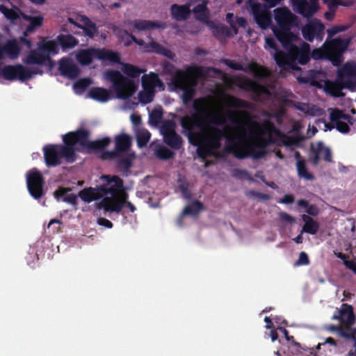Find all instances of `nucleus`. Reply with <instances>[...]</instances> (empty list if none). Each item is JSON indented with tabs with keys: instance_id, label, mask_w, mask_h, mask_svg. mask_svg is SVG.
I'll use <instances>...</instances> for the list:
<instances>
[{
	"instance_id": "cd10ccee",
	"label": "nucleus",
	"mask_w": 356,
	"mask_h": 356,
	"mask_svg": "<svg viewBox=\"0 0 356 356\" xmlns=\"http://www.w3.org/2000/svg\"><path fill=\"white\" fill-rule=\"evenodd\" d=\"M104 195H105L103 194L102 191L100 190V187L98 189L93 188H84L79 193L80 198L87 203L101 199Z\"/></svg>"
},
{
	"instance_id": "a211bd4d",
	"label": "nucleus",
	"mask_w": 356,
	"mask_h": 356,
	"mask_svg": "<svg viewBox=\"0 0 356 356\" xmlns=\"http://www.w3.org/2000/svg\"><path fill=\"white\" fill-rule=\"evenodd\" d=\"M106 178L108 179V185L100 186V190L102 191L103 194L106 195H120L123 191V180L115 175L111 177L107 176Z\"/></svg>"
},
{
	"instance_id": "b1692460",
	"label": "nucleus",
	"mask_w": 356,
	"mask_h": 356,
	"mask_svg": "<svg viewBox=\"0 0 356 356\" xmlns=\"http://www.w3.org/2000/svg\"><path fill=\"white\" fill-rule=\"evenodd\" d=\"M134 28L139 31L153 30L156 29H164L166 24L160 21H150L146 19H135L131 23Z\"/></svg>"
},
{
	"instance_id": "5fc2aeb1",
	"label": "nucleus",
	"mask_w": 356,
	"mask_h": 356,
	"mask_svg": "<svg viewBox=\"0 0 356 356\" xmlns=\"http://www.w3.org/2000/svg\"><path fill=\"white\" fill-rule=\"evenodd\" d=\"M318 147L323 159L326 162H332V152L329 147H325L322 142L318 143Z\"/></svg>"
},
{
	"instance_id": "20e7f679",
	"label": "nucleus",
	"mask_w": 356,
	"mask_h": 356,
	"mask_svg": "<svg viewBox=\"0 0 356 356\" xmlns=\"http://www.w3.org/2000/svg\"><path fill=\"white\" fill-rule=\"evenodd\" d=\"M203 76V69L200 66L188 67L186 70H177L170 79V86L174 90L182 91L181 99L186 105L192 102L195 94L197 80Z\"/></svg>"
},
{
	"instance_id": "4c0bfd02",
	"label": "nucleus",
	"mask_w": 356,
	"mask_h": 356,
	"mask_svg": "<svg viewBox=\"0 0 356 356\" xmlns=\"http://www.w3.org/2000/svg\"><path fill=\"white\" fill-rule=\"evenodd\" d=\"M23 18L30 22L25 30L26 32L29 33H32L36 28L41 26L44 19L42 16L33 17L27 15H23Z\"/></svg>"
},
{
	"instance_id": "6e6d98bb",
	"label": "nucleus",
	"mask_w": 356,
	"mask_h": 356,
	"mask_svg": "<svg viewBox=\"0 0 356 356\" xmlns=\"http://www.w3.org/2000/svg\"><path fill=\"white\" fill-rule=\"evenodd\" d=\"M311 57H312L315 60H321V59H327V54L326 48L324 47V44L321 48L314 49L311 52Z\"/></svg>"
},
{
	"instance_id": "0eeeda50",
	"label": "nucleus",
	"mask_w": 356,
	"mask_h": 356,
	"mask_svg": "<svg viewBox=\"0 0 356 356\" xmlns=\"http://www.w3.org/2000/svg\"><path fill=\"white\" fill-rule=\"evenodd\" d=\"M105 78L112 83V89L119 99H127L136 91L137 86L134 81L124 76L118 70H108L104 73Z\"/></svg>"
},
{
	"instance_id": "423d86ee",
	"label": "nucleus",
	"mask_w": 356,
	"mask_h": 356,
	"mask_svg": "<svg viewBox=\"0 0 356 356\" xmlns=\"http://www.w3.org/2000/svg\"><path fill=\"white\" fill-rule=\"evenodd\" d=\"M275 19L277 24V28L273 29V32L280 42L290 38H297L291 32V29L298 26L299 19L287 8H279L274 10Z\"/></svg>"
},
{
	"instance_id": "9b49d317",
	"label": "nucleus",
	"mask_w": 356,
	"mask_h": 356,
	"mask_svg": "<svg viewBox=\"0 0 356 356\" xmlns=\"http://www.w3.org/2000/svg\"><path fill=\"white\" fill-rule=\"evenodd\" d=\"M174 121L166 120L163 122L160 131L164 143L174 150H179L183 145L182 138L176 132Z\"/></svg>"
},
{
	"instance_id": "bb28decb",
	"label": "nucleus",
	"mask_w": 356,
	"mask_h": 356,
	"mask_svg": "<svg viewBox=\"0 0 356 356\" xmlns=\"http://www.w3.org/2000/svg\"><path fill=\"white\" fill-rule=\"evenodd\" d=\"M97 59L102 61H109L113 63H120L121 58L118 52L102 48L97 49Z\"/></svg>"
},
{
	"instance_id": "4468645a",
	"label": "nucleus",
	"mask_w": 356,
	"mask_h": 356,
	"mask_svg": "<svg viewBox=\"0 0 356 356\" xmlns=\"http://www.w3.org/2000/svg\"><path fill=\"white\" fill-rule=\"evenodd\" d=\"M332 122L335 124L336 129L342 134H347L350 129L349 125H353L355 122V119L348 114L344 113L342 111L334 108L330 115Z\"/></svg>"
},
{
	"instance_id": "69168bd1",
	"label": "nucleus",
	"mask_w": 356,
	"mask_h": 356,
	"mask_svg": "<svg viewBox=\"0 0 356 356\" xmlns=\"http://www.w3.org/2000/svg\"><path fill=\"white\" fill-rule=\"evenodd\" d=\"M162 112L159 110H154L149 115V120L152 124H158L162 118Z\"/></svg>"
},
{
	"instance_id": "13d9d810",
	"label": "nucleus",
	"mask_w": 356,
	"mask_h": 356,
	"mask_svg": "<svg viewBox=\"0 0 356 356\" xmlns=\"http://www.w3.org/2000/svg\"><path fill=\"white\" fill-rule=\"evenodd\" d=\"M348 29V26L346 25H335L327 30V38L332 39L335 35L339 33L346 31Z\"/></svg>"
},
{
	"instance_id": "338daca9",
	"label": "nucleus",
	"mask_w": 356,
	"mask_h": 356,
	"mask_svg": "<svg viewBox=\"0 0 356 356\" xmlns=\"http://www.w3.org/2000/svg\"><path fill=\"white\" fill-rule=\"evenodd\" d=\"M179 190L182 193L183 197L185 199H191V193L188 190V186L186 183H181L179 185Z\"/></svg>"
},
{
	"instance_id": "ddd939ff",
	"label": "nucleus",
	"mask_w": 356,
	"mask_h": 356,
	"mask_svg": "<svg viewBox=\"0 0 356 356\" xmlns=\"http://www.w3.org/2000/svg\"><path fill=\"white\" fill-rule=\"evenodd\" d=\"M325 25L318 19L309 20L301 29L303 38L310 42L314 40L321 42L325 35Z\"/></svg>"
},
{
	"instance_id": "f03ea898",
	"label": "nucleus",
	"mask_w": 356,
	"mask_h": 356,
	"mask_svg": "<svg viewBox=\"0 0 356 356\" xmlns=\"http://www.w3.org/2000/svg\"><path fill=\"white\" fill-rule=\"evenodd\" d=\"M90 131L79 129L66 134L63 137L64 145L48 144L44 146V159L48 167H56L63 163H72L76 159V152L104 149L111 143L108 137L90 141Z\"/></svg>"
},
{
	"instance_id": "1a4fd4ad",
	"label": "nucleus",
	"mask_w": 356,
	"mask_h": 356,
	"mask_svg": "<svg viewBox=\"0 0 356 356\" xmlns=\"http://www.w3.org/2000/svg\"><path fill=\"white\" fill-rule=\"evenodd\" d=\"M247 7L260 28L266 29L269 27L272 23L270 8L254 0H248Z\"/></svg>"
},
{
	"instance_id": "aec40b11",
	"label": "nucleus",
	"mask_w": 356,
	"mask_h": 356,
	"mask_svg": "<svg viewBox=\"0 0 356 356\" xmlns=\"http://www.w3.org/2000/svg\"><path fill=\"white\" fill-rule=\"evenodd\" d=\"M332 319L339 320L343 325L351 326L355 323V316L353 308L348 304H342L338 314H334Z\"/></svg>"
},
{
	"instance_id": "0e129e2a",
	"label": "nucleus",
	"mask_w": 356,
	"mask_h": 356,
	"mask_svg": "<svg viewBox=\"0 0 356 356\" xmlns=\"http://www.w3.org/2000/svg\"><path fill=\"white\" fill-rule=\"evenodd\" d=\"M232 176L240 179H252L250 175L245 170L234 169L232 172Z\"/></svg>"
},
{
	"instance_id": "680f3d73",
	"label": "nucleus",
	"mask_w": 356,
	"mask_h": 356,
	"mask_svg": "<svg viewBox=\"0 0 356 356\" xmlns=\"http://www.w3.org/2000/svg\"><path fill=\"white\" fill-rule=\"evenodd\" d=\"M266 49H273L275 51L274 53V59L275 60V54L279 51H282L280 50L277 47L276 41L273 38H266Z\"/></svg>"
},
{
	"instance_id": "e2e57ef3",
	"label": "nucleus",
	"mask_w": 356,
	"mask_h": 356,
	"mask_svg": "<svg viewBox=\"0 0 356 356\" xmlns=\"http://www.w3.org/2000/svg\"><path fill=\"white\" fill-rule=\"evenodd\" d=\"M310 263L309 257L305 252H301L298 260L295 262V266H307Z\"/></svg>"
},
{
	"instance_id": "8fccbe9b",
	"label": "nucleus",
	"mask_w": 356,
	"mask_h": 356,
	"mask_svg": "<svg viewBox=\"0 0 356 356\" xmlns=\"http://www.w3.org/2000/svg\"><path fill=\"white\" fill-rule=\"evenodd\" d=\"M83 32L86 35L93 38L97 32V28L96 26V24L93 22H92L89 19H86V21L84 22V25L82 27Z\"/></svg>"
},
{
	"instance_id": "a19ab883",
	"label": "nucleus",
	"mask_w": 356,
	"mask_h": 356,
	"mask_svg": "<svg viewBox=\"0 0 356 356\" xmlns=\"http://www.w3.org/2000/svg\"><path fill=\"white\" fill-rule=\"evenodd\" d=\"M38 44L40 47V50H42L49 56L51 54H56L58 52V44L55 41L40 42Z\"/></svg>"
},
{
	"instance_id": "a878e982",
	"label": "nucleus",
	"mask_w": 356,
	"mask_h": 356,
	"mask_svg": "<svg viewBox=\"0 0 356 356\" xmlns=\"http://www.w3.org/2000/svg\"><path fill=\"white\" fill-rule=\"evenodd\" d=\"M21 48L15 39L8 40L1 46V59L3 54H7L11 59L17 58L20 54Z\"/></svg>"
},
{
	"instance_id": "ea45409f",
	"label": "nucleus",
	"mask_w": 356,
	"mask_h": 356,
	"mask_svg": "<svg viewBox=\"0 0 356 356\" xmlns=\"http://www.w3.org/2000/svg\"><path fill=\"white\" fill-rule=\"evenodd\" d=\"M296 169L299 177L303 178L306 180L314 179L315 177L313 174L307 170L306 161H298L296 162Z\"/></svg>"
},
{
	"instance_id": "473e14b6",
	"label": "nucleus",
	"mask_w": 356,
	"mask_h": 356,
	"mask_svg": "<svg viewBox=\"0 0 356 356\" xmlns=\"http://www.w3.org/2000/svg\"><path fill=\"white\" fill-rule=\"evenodd\" d=\"M207 2H204L200 4L195 6L192 13L195 14V17L197 20L200 21L203 23H209V10L207 8Z\"/></svg>"
},
{
	"instance_id": "39448f33",
	"label": "nucleus",
	"mask_w": 356,
	"mask_h": 356,
	"mask_svg": "<svg viewBox=\"0 0 356 356\" xmlns=\"http://www.w3.org/2000/svg\"><path fill=\"white\" fill-rule=\"evenodd\" d=\"M194 113L191 115H184L180 120L181 127L188 131V138H199V133L195 132L196 129L202 131L205 127L210 111L208 108L207 101L204 97L195 99L193 103Z\"/></svg>"
},
{
	"instance_id": "de8ad7c7",
	"label": "nucleus",
	"mask_w": 356,
	"mask_h": 356,
	"mask_svg": "<svg viewBox=\"0 0 356 356\" xmlns=\"http://www.w3.org/2000/svg\"><path fill=\"white\" fill-rule=\"evenodd\" d=\"M0 12L3 14L6 18L9 19L12 23H14L19 18V15L15 10L8 8L3 5H0Z\"/></svg>"
},
{
	"instance_id": "f257e3e1",
	"label": "nucleus",
	"mask_w": 356,
	"mask_h": 356,
	"mask_svg": "<svg viewBox=\"0 0 356 356\" xmlns=\"http://www.w3.org/2000/svg\"><path fill=\"white\" fill-rule=\"evenodd\" d=\"M228 121L234 125L236 133L233 137L227 136L225 133L230 127L227 125L220 129L218 127H209L208 132L204 134L203 138H190L193 145H197V154L198 156L205 160L207 156H213L221 159L223 154L218 152L222 144L221 140L226 138L227 144L223 148V153L231 154L238 159H244L252 157L259 159L266 154L264 147L257 143L247 142L246 131L250 129L251 124L250 116L248 112L245 111H228L227 112Z\"/></svg>"
},
{
	"instance_id": "6ab92c4d",
	"label": "nucleus",
	"mask_w": 356,
	"mask_h": 356,
	"mask_svg": "<svg viewBox=\"0 0 356 356\" xmlns=\"http://www.w3.org/2000/svg\"><path fill=\"white\" fill-rule=\"evenodd\" d=\"M293 3L298 13L308 18L313 16L319 8L316 0H293Z\"/></svg>"
},
{
	"instance_id": "4be33fe9",
	"label": "nucleus",
	"mask_w": 356,
	"mask_h": 356,
	"mask_svg": "<svg viewBox=\"0 0 356 356\" xmlns=\"http://www.w3.org/2000/svg\"><path fill=\"white\" fill-rule=\"evenodd\" d=\"M51 61L50 56H47L40 50V47L38 44V49L31 50L24 60V63L27 65H44L47 62Z\"/></svg>"
},
{
	"instance_id": "603ef678",
	"label": "nucleus",
	"mask_w": 356,
	"mask_h": 356,
	"mask_svg": "<svg viewBox=\"0 0 356 356\" xmlns=\"http://www.w3.org/2000/svg\"><path fill=\"white\" fill-rule=\"evenodd\" d=\"M175 152L165 147H161L156 149V156L162 160H168L172 159L175 156Z\"/></svg>"
},
{
	"instance_id": "3c124183",
	"label": "nucleus",
	"mask_w": 356,
	"mask_h": 356,
	"mask_svg": "<svg viewBox=\"0 0 356 356\" xmlns=\"http://www.w3.org/2000/svg\"><path fill=\"white\" fill-rule=\"evenodd\" d=\"M151 137L150 133L147 130L139 131L136 135L137 145L139 147H143L147 145Z\"/></svg>"
},
{
	"instance_id": "bf43d9fd",
	"label": "nucleus",
	"mask_w": 356,
	"mask_h": 356,
	"mask_svg": "<svg viewBox=\"0 0 356 356\" xmlns=\"http://www.w3.org/2000/svg\"><path fill=\"white\" fill-rule=\"evenodd\" d=\"M209 116H210V123L217 126H223L228 120L227 117L225 118L222 114H213Z\"/></svg>"
},
{
	"instance_id": "5701e85b",
	"label": "nucleus",
	"mask_w": 356,
	"mask_h": 356,
	"mask_svg": "<svg viewBox=\"0 0 356 356\" xmlns=\"http://www.w3.org/2000/svg\"><path fill=\"white\" fill-rule=\"evenodd\" d=\"M58 69L62 75L72 79L76 78L80 73L79 67L70 59L65 58L59 61Z\"/></svg>"
},
{
	"instance_id": "7ed1b4c3",
	"label": "nucleus",
	"mask_w": 356,
	"mask_h": 356,
	"mask_svg": "<svg viewBox=\"0 0 356 356\" xmlns=\"http://www.w3.org/2000/svg\"><path fill=\"white\" fill-rule=\"evenodd\" d=\"M296 38H290L283 42H280L283 48L286 51H279L275 54L276 64L283 70H300V67L296 64L306 65L311 58L310 46L307 42H302L300 47L293 44Z\"/></svg>"
},
{
	"instance_id": "f3484780",
	"label": "nucleus",
	"mask_w": 356,
	"mask_h": 356,
	"mask_svg": "<svg viewBox=\"0 0 356 356\" xmlns=\"http://www.w3.org/2000/svg\"><path fill=\"white\" fill-rule=\"evenodd\" d=\"M354 84L352 80L342 81L338 76L335 81H327L325 83V90L333 97H339L343 96L342 90L343 88H351Z\"/></svg>"
},
{
	"instance_id": "864d4df0",
	"label": "nucleus",
	"mask_w": 356,
	"mask_h": 356,
	"mask_svg": "<svg viewBox=\"0 0 356 356\" xmlns=\"http://www.w3.org/2000/svg\"><path fill=\"white\" fill-rule=\"evenodd\" d=\"M116 36L120 40L124 42L125 47H129L133 42L130 39H132L134 35L130 34L126 30H119L118 33H116Z\"/></svg>"
},
{
	"instance_id": "9d476101",
	"label": "nucleus",
	"mask_w": 356,
	"mask_h": 356,
	"mask_svg": "<svg viewBox=\"0 0 356 356\" xmlns=\"http://www.w3.org/2000/svg\"><path fill=\"white\" fill-rule=\"evenodd\" d=\"M42 74L39 70H31L21 64L5 65L1 72V76L7 81L19 80L24 82L32 78L33 74Z\"/></svg>"
},
{
	"instance_id": "2f4dec72",
	"label": "nucleus",
	"mask_w": 356,
	"mask_h": 356,
	"mask_svg": "<svg viewBox=\"0 0 356 356\" xmlns=\"http://www.w3.org/2000/svg\"><path fill=\"white\" fill-rule=\"evenodd\" d=\"M115 149L119 154L129 149L131 145V138L129 135L122 134L115 136Z\"/></svg>"
},
{
	"instance_id": "c03bdc74",
	"label": "nucleus",
	"mask_w": 356,
	"mask_h": 356,
	"mask_svg": "<svg viewBox=\"0 0 356 356\" xmlns=\"http://www.w3.org/2000/svg\"><path fill=\"white\" fill-rule=\"evenodd\" d=\"M227 104L228 106L235 108H248L249 104L245 100L235 97L234 96H228L227 98Z\"/></svg>"
},
{
	"instance_id": "f8f14e48",
	"label": "nucleus",
	"mask_w": 356,
	"mask_h": 356,
	"mask_svg": "<svg viewBox=\"0 0 356 356\" xmlns=\"http://www.w3.org/2000/svg\"><path fill=\"white\" fill-rule=\"evenodd\" d=\"M44 184V178L37 169L33 168L26 173L27 189L34 199L38 200L43 196Z\"/></svg>"
},
{
	"instance_id": "052dcab7",
	"label": "nucleus",
	"mask_w": 356,
	"mask_h": 356,
	"mask_svg": "<svg viewBox=\"0 0 356 356\" xmlns=\"http://www.w3.org/2000/svg\"><path fill=\"white\" fill-rule=\"evenodd\" d=\"M91 83V81L88 78L81 79L77 81L74 84V88L76 90H80L81 91H84Z\"/></svg>"
},
{
	"instance_id": "393cba45",
	"label": "nucleus",
	"mask_w": 356,
	"mask_h": 356,
	"mask_svg": "<svg viewBox=\"0 0 356 356\" xmlns=\"http://www.w3.org/2000/svg\"><path fill=\"white\" fill-rule=\"evenodd\" d=\"M131 40L139 46H144L146 51L154 52L169 57L168 54H170V51L156 42L152 41L146 44L143 40L137 39L135 36Z\"/></svg>"
},
{
	"instance_id": "774afa93",
	"label": "nucleus",
	"mask_w": 356,
	"mask_h": 356,
	"mask_svg": "<svg viewBox=\"0 0 356 356\" xmlns=\"http://www.w3.org/2000/svg\"><path fill=\"white\" fill-rule=\"evenodd\" d=\"M312 152L314 153V155L311 156L312 162L314 165H316L319 163L321 156L318 146L316 147V148L312 147Z\"/></svg>"
},
{
	"instance_id": "c85d7f7f",
	"label": "nucleus",
	"mask_w": 356,
	"mask_h": 356,
	"mask_svg": "<svg viewBox=\"0 0 356 356\" xmlns=\"http://www.w3.org/2000/svg\"><path fill=\"white\" fill-rule=\"evenodd\" d=\"M94 58H97V48L80 50L76 54V60L81 65H89Z\"/></svg>"
},
{
	"instance_id": "c756f323",
	"label": "nucleus",
	"mask_w": 356,
	"mask_h": 356,
	"mask_svg": "<svg viewBox=\"0 0 356 356\" xmlns=\"http://www.w3.org/2000/svg\"><path fill=\"white\" fill-rule=\"evenodd\" d=\"M320 75L321 72L319 71L310 70L305 75L298 76V81L300 83H309L314 86H321Z\"/></svg>"
},
{
	"instance_id": "a18cd8bd",
	"label": "nucleus",
	"mask_w": 356,
	"mask_h": 356,
	"mask_svg": "<svg viewBox=\"0 0 356 356\" xmlns=\"http://www.w3.org/2000/svg\"><path fill=\"white\" fill-rule=\"evenodd\" d=\"M131 165V158L129 156L121 158L117 162V168L118 170L126 175L129 173Z\"/></svg>"
},
{
	"instance_id": "37998d69",
	"label": "nucleus",
	"mask_w": 356,
	"mask_h": 356,
	"mask_svg": "<svg viewBox=\"0 0 356 356\" xmlns=\"http://www.w3.org/2000/svg\"><path fill=\"white\" fill-rule=\"evenodd\" d=\"M122 70L131 78H138L143 72L139 67L129 63H123Z\"/></svg>"
},
{
	"instance_id": "2eb2a0df",
	"label": "nucleus",
	"mask_w": 356,
	"mask_h": 356,
	"mask_svg": "<svg viewBox=\"0 0 356 356\" xmlns=\"http://www.w3.org/2000/svg\"><path fill=\"white\" fill-rule=\"evenodd\" d=\"M223 63L228 67L234 70L247 72L248 70L252 72L256 76L264 78L268 75V70L267 68L258 65L257 63H253L249 64L247 67H244L242 64L235 62L233 60L225 59Z\"/></svg>"
},
{
	"instance_id": "58836bf2",
	"label": "nucleus",
	"mask_w": 356,
	"mask_h": 356,
	"mask_svg": "<svg viewBox=\"0 0 356 356\" xmlns=\"http://www.w3.org/2000/svg\"><path fill=\"white\" fill-rule=\"evenodd\" d=\"M57 40L63 49L72 48L78 44V40L72 35H60Z\"/></svg>"
},
{
	"instance_id": "7c9ffc66",
	"label": "nucleus",
	"mask_w": 356,
	"mask_h": 356,
	"mask_svg": "<svg viewBox=\"0 0 356 356\" xmlns=\"http://www.w3.org/2000/svg\"><path fill=\"white\" fill-rule=\"evenodd\" d=\"M204 209V204L198 201L195 200L193 201L191 204L186 206L184 210L182 211L178 220L177 224L179 225H181V220L182 217L186 215H192V216H196L201 211Z\"/></svg>"
},
{
	"instance_id": "dca6fc26",
	"label": "nucleus",
	"mask_w": 356,
	"mask_h": 356,
	"mask_svg": "<svg viewBox=\"0 0 356 356\" xmlns=\"http://www.w3.org/2000/svg\"><path fill=\"white\" fill-rule=\"evenodd\" d=\"M124 207L123 197L121 198L117 195H104L102 200L97 204V207L104 209L106 212H115L119 213Z\"/></svg>"
},
{
	"instance_id": "4d7b16f0",
	"label": "nucleus",
	"mask_w": 356,
	"mask_h": 356,
	"mask_svg": "<svg viewBox=\"0 0 356 356\" xmlns=\"http://www.w3.org/2000/svg\"><path fill=\"white\" fill-rule=\"evenodd\" d=\"M213 35L216 36H230L232 35L231 30L227 26L219 24L213 27Z\"/></svg>"
},
{
	"instance_id": "6e6552de",
	"label": "nucleus",
	"mask_w": 356,
	"mask_h": 356,
	"mask_svg": "<svg viewBox=\"0 0 356 356\" xmlns=\"http://www.w3.org/2000/svg\"><path fill=\"white\" fill-rule=\"evenodd\" d=\"M350 42V40L349 38H337L334 39H326L324 42V47L327 50V60L334 66L339 67L343 62V54L347 49Z\"/></svg>"
},
{
	"instance_id": "09e8293b",
	"label": "nucleus",
	"mask_w": 356,
	"mask_h": 356,
	"mask_svg": "<svg viewBox=\"0 0 356 356\" xmlns=\"http://www.w3.org/2000/svg\"><path fill=\"white\" fill-rule=\"evenodd\" d=\"M145 90L138 93V99L140 103L147 104L151 103L154 99V90L147 88Z\"/></svg>"
},
{
	"instance_id": "79ce46f5",
	"label": "nucleus",
	"mask_w": 356,
	"mask_h": 356,
	"mask_svg": "<svg viewBox=\"0 0 356 356\" xmlns=\"http://www.w3.org/2000/svg\"><path fill=\"white\" fill-rule=\"evenodd\" d=\"M163 83L162 81L159 79V76L156 74H152L149 77L145 79L143 77V86L144 88H149L151 90H154V88L156 86H163Z\"/></svg>"
},
{
	"instance_id": "c9c22d12",
	"label": "nucleus",
	"mask_w": 356,
	"mask_h": 356,
	"mask_svg": "<svg viewBox=\"0 0 356 356\" xmlns=\"http://www.w3.org/2000/svg\"><path fill=\"white\" fill-rule=\"evenodd\" d=\"M69 191H70V188L59 187L54 193V197L57 200L63 197V202L74 204L76 203L77 196L73 193L68 194L67 192Z\"/></svg>"
},
{
	"instance_id": "f704fd0d",
	"label": "nucleus",
	"mask_w": 356,
	"mask_h": 356,
	"mask_svg": "<svg viewBox=\"0 0 356 356\" xmlns=\"http://www.w3.org/2000/svg\"><path fill=\"white\" fill-rule=\"evenodd\" d=\"M88 97L97 102H106L110 99V93L106 88L95 87L90 90Z\"/></svg>"
},
{
	"instance_id": "72a5a7b5",
	"label": "nucleus",
	"mask_w": 356,
	"mask_h": 356,
	"mask_svg": "<svg viewBox=\"0 0 356 356\" xmlns=\"http://www.w3.org/2000/svg\"><path fill=\"white\" fill-rule=\"evenodd\" d=\"M337 76L342 81L356 78V65L348 63H346L339 70Z\"/></svg>"
},
{
	"instance_id": "49530a36",
	"label": "nucleus",
	"mask_w": 356,
	"mask_h": 356,
	"mask_svg": "<svg viewBox=\"0 0 356 356\" xmlns=\"http://www.w3.org/2000/svg\"><path fill=\"white\" fill-rule=\"evenodd\" d=\"M350 327L348 325L344 326H339L336 327L335 326H333L334 330H337L339 335L343 338H346L347 339H351L353 340L355 338L356 336V329H354L353 331H350Z\"/></svg>"
},
{
	"instance_id": "e433bc0d",
	"label": "nucleus",
	"mask_w": 356,
	"mask_h": 356,
	"mask_svg": "<svg viewBox=\"0 0 356 356\" xmlns=\"http://www.w3.org/2000/svg\"><path fill=\"white\" fill-rule=\"evenodd\" d=\"M302 218L305 222L302 232L312 235L316 234L318 231L319 224L312 218L305 214L302 215Z\"/></svg>"
},
{
	"instance_id": "412c9836",
	"label": "nucleus",
	"mask_w": 356,
	"mask_h": 356,
	"mask_svg": "<svg viewBox=\"0 0 356 356\" xmlns=\"http://www.w3.org/2000/svg\"><path fill=\"white\" fill-rule=\"evenodd\" d=\"M191 6L192 3L188 2L184 5L172 4L170 8L172 18L177 22L188 19L192 13Z\"/></svg>"
}]
</instances>
